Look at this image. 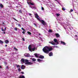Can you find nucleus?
I'll return each mask as SVG.
<instances>
[{"mask_svg":"<svg viewBox=\"0 0 78 78\" xmlns=\"http://www.w3.org/2000/svg\"><path fill=\"white\" fill-rule=\"evenodd\" d=\"M34 16L36 18V19H37V20H39V22H41V23L43 25L45 26L47 25V23H46V22H45L44 20H40V19L38 18L39 17V15H38V14H37V13H35L34 14Z\"/></svg>","mask_w":78,"mask_h":78,"instance_id":"1","label":"nucleus"},{"mask_svg":"<svg viewBox=\"0 0 78 78\" xmlns=\"http://www.w3.org/2000/svg\"><path fill=\"white\" fill-rule=\"evenodd\" d=\"M53 50L52 48H50L49 47L46 46L44 47L43 49V50L44 52L46 54H48L49 53V51H51Z\"/></svg>","mask_w":78,"mask_h":78,"instance_id":"2","label":"nucleus"},{"mask_svg":"<svg viewBox=\"0 0 78 78\" xmlns=\"http://www.w3.org/2000/svg\"><path fill=\"white\" fill-rule=\"evenodd\" d=\"M20 61L21 62H22L23 63H25V64L26 65H32L33 64V62H29V61L27 59H25H25L23 58H21Z\"/></svg>","mask_w":78,"mask_h":78,"instance_id":"3","label":"nucleus"},{"mask_svg":"<svg viewBox=\"0 0 78 78\" xmlns=\"http://www.w3.org/2000/svg\"><path fill=\"white\" fill-rule=\"evenodd\" d=\"M49 43L50 44H52V45H55L56 44H55V43L54 41H49Z\"/></svg>","mask_w":78,"mask_h":78,"instance_id":"4","label":"nucleus"},{"mask_svg":"<svg viewBox=\"0 0 78 78\" xmlns=\"http://www.w3.org/2000/svg\"><path fill=\"white\" fill-rule=\"evenodd\" d=\"M54 42H55V43L57 44H57H59V42H58V41H57V39H54Z\"/></svg>","mask_w":78,"mask_h":78,"instance_id":"5","label":"nucleus"},{"mask_svg":"<svg viewBox=\"0 0 78 78\" xmlns=\"http://www.w3.org/2000/svg\"><path fill=\"white\" fill-rule=\"evenodd\" d=\"M27 3H28V5H29L30 4L31 5H34V2H33L31 3V2H30L29 3V2H27Z\"/></svg>","mask_w":78,"mask_h":78,"instance_id":"6","label":"nucleus"},{"mask_svg":"<svg viewBox=\"0 0 78 78\" xmlns=\"http://www.w3.org/2000/svg\"><path fill=\"white\" fill-rule=\"evenodd\" d=\"M21 69H25V66L24 65H22L21 66Z\"/></svg>","mask_w":78,"mask_h":78,"instance_id":"7","label":"nucleus"},{"mask_svg":"<svg viewBox=\"0 0 78 78\" xmlns=\"http://www.w3.org/2000/svg\"><path fill=\"white\" fill-rule=\"evenodd\" d=\"M60 42H61L60 44H63L64 45H66V44L65 43V42H63L62 41H61Z\"/></svg>","mask_w":78,"mask_h":78,"instance_id":"8","label":"nucleus"},{"mask_svg":"<svg viewBox=\"0 0 78 78\" xmlns=\"http://www.w3.org/2000/svg\"><path fill=\"white\" fill-rule=\"evenodd\" d=\"M29 50L30 51H32V49H31V47L30 45L29 46V47L28 48Z\"/></svg>","mask_w":78,"mask_h":78,"instance_id":"9","label":"nucleus"},{"mask_svg":"<svg viewBox=\"0 0 78 78\" xmlns=\"http://www.w3.org/2000/svg\"><path fill=\"white\" fill-rule=\"evenodd\" d=\"M55 36H56V37H60V35L58 34H56Z\"/></svg>","mask_w":78,"mask_h":78,"instance_id":"10","label":"nucleus"},{"mask_svg":"<svg viewBox=\"0 0 78 78\" xmlns=\"http://www.w3.org/2000/svg\"><path fill=\"white\" fill-rule=\"evenodd\" d=\"M39 58H40L41 59H43V58H44V56L43 55H41L39 56Z\"/></svg>","mask_w":78,"mask_h":78,"instance_id":"11","label":"nucleus"},{"mask_svg":"<svg viewBox=\"0 0 78 78\" xmlns=\"http://www.w3.org/2000/svg\"><path fill=\"white\" fill-rule=\"evenodd\" d=\"M49 56H53V53L52 52L49 53Z\"/></svg>","mask_w":78,"mask_h":78,"instance_id":"12","label":"nucleus"},{"mask_svg":"<svg viewBox=\"0 0 78 78\" xmlns=\"http://www.w3.org/2000/svg\"><path fill=\"white\" fill-rule=\"evenodd\" d=\"M34 55H35V56L36 57V58H38V56L37 54L36 53H35L34 54Z\"/></svg>","mask_w":78,"mask_h":78,"instance_id":"13","label":"nucleus"},{"mask_svg":"<svg viewBox=\"0 0 78 78\" xmlns=\"http://www.w3.org/2000/svg\"><path fill=\"white\" fill-rule=\"evenodd\" d=\"M5 44H8L9 43V41L8 40H6L5 41Z\"/></svg>","mask_w":78,"mask_h":78,"instance_id":"14","label":"nucleus"},{"mask_svg":"<svg viewBox=\"0 0 78 78\" xmlns=\"http://www.w3.org/2000/svg\"><path fill=\"white\" fill-rule=\"evenodd\" d=\"M48 32L49 33H53V30L51 29H49Z\"/></svg>","mask_w":78,"mask_h":78,"instance_id":"15","label":"nucleus"},{"mask_svg":"<svg viewBox=\"0 0 78 78\" xmlns=\"http://www.w3.org/2000/svg\"><path fill=\"white\" fill-rule=\"evenodd\" d=\"M30 54H29V53L26 54V57H30Z\"/></svg>","mask_w":78,"mask_h":78,"instance_id":"16","label":"nucleus"},{"mask_svg":"<svg viewBox=\"0 0 78 78\" xmlns=\"http://www.w3.org/2000/svg\"><path fill=\"white\" fill-rule=\"evenodd\" d=\"M19 78H25L24 76H20Z\"/></svg>","mask_w":78,"mask_h":78,"instance_id":"17","label":"nucleus"},{"mask_svg":"<svg viewBox=\"0 0 78 78\" xmlns=\"http://www.w3.org/2000/svg\"><path fill=\"white\" fill-rule=\"evenodd\" d=\"M27 33H28V34L29 35H31V32H27Z\"/></svg>","mask_w":78,"mask_h":78,"instance_id":"18","label":"nucleus"},{"mask_svg":"<svg viewBox=\"0 0 78 78\" xmlns=\"http://www.w3.org/2000/svg\"><path fill=\"white\" fill-rule=\"evenodd\" d=\"M0 44H3V41L0 40Z\"/></svg>","mask_w":78,"mask_h":78,"instance_id":"19","label":"nucleus"},{"mask_svg":"<svg viewBox=\"0 0 78 78\" xmlns=\"http://www.w3.org/2000/svg\"><path fill=\"white\" fill-rule=\"evenodd\" d=\"M30 8H32V9H33V8H34V9H36V7H35L34 6V7H30Z\"/></svg>","mask_w":78,"mask_h":78,"instance_id":"20","label":"nucleus"},{"mask_svg":"<svg viewBox=\"0 0 78 78\" xmlns=\"http://www.w3.org/2000/svg\"><path fill=\"white\" fill-rule=\"evenodd\" d=\"M36 49V48H33L32 49V51H34L35 50V49Z\"/></svg>","mask_w":78,"mask_h":78,"instance_id":"21","label":"nucleus"},{"mask_svg":"<svg viewBox=\"0 0 78 78\" xmlns=\"http://www.w3.org/2000/svg\"><path fill=\"white\" fill-rule=\"evenodd\" d=\"M13 48L14 50H16V51H18V49H17V48H16V47H15L14 48Z\"/></svg>","mask_w":78,"mask_h":78,"instance_id":"22","label":"nucleus"},{"mask_svg":"<svg viewBox=\"0 0 78 78\" xmlns=\"http://www.w3.org/2000/svg\"><path fill=\"white\" fill-rule=\"evenodd\" d=\"M0 6L1 7V8H3V5L2 4H0Z\"/></svg>","mask_w":78,"mask_h":78,"instance_id":"23","label":"nucleus"},{"mask_svg":"<svg viewBox=\"0 0 78 78\" xmlns=\"http://www.w3.org/2000/svg\"><path fill=\"white\" fill-rule=\"evenodd\" d=\"M21 30H23L24 31H26L24 29H23V27L21 28Z\"/></svg>","mask_w":78,"mask_h":78,"instance_id":"24","label":"nucleus"},{"mask_svg":"<svg viewBox=\"0 0 78 78\" xmlns=\"http://www.w3.org/2000/svg\"><path fill=\"white\" fill-rule=\"evenodd\" d=\"M62 11H65V10H66V9H65V8H64V7H63L62 8Z\"/></svg>","mask_w":78,"mask_h":78,"instance_id":"25","label":"nucleus"},{"mask_svg":"<svg viewBox=\"0 0 78 78\" xmlns=\"http://www.w3.org/2000/svg\"><path fill=\"white\" fill-rule=\"evenodd\" d=\"M32 61H36V60L35 58H33L32 59Z\"/></svg>","mask_w":78,"mask_h":78,"instance_id":"26","label":"nucleus"},{"mask_svg":"<svg viewBox=\"0 0 78 78\" xmlns=\"http://www.w3.org/2000/svg\"><path fill=\"white\" fill-rule=\"evenodd\" d=\"M73 11V9H71L70 10L69 12H72Z\"/></svg>","mask_w":78,"mask_h":78,"instance_id":"27","label":"nucleus"},{"mask_svg":"<svg viewBox=\"0 0 78 78\" xmlns=\"http://www.w3.org/2000/svg\"><path fill=\"white\" fill-rule=\"evenodd\" d=\"M19 12H20V13H21L22 12V11L21 10H20L19 11Z\"/></svg>","mask_w":78,"mask_h":78,"instance_id":"28","label":"nucleus"},{"mask_svg":"<svg viewBox=\"0 0 78 78\" xmlns=\"http://www.w3.org/2000/svg\"><path fill=\"white\" fill-rule=\"evenodd\" d=\"M18 70L19 72H20V71H21V69H20V68H19L18 69Z\"/></svg>","mask_w":78,"mask_h":78,"instance_id":"29","label":"nucleus"},{"mask_svg":"<svg viewBox=\"0 0 78 78\" xmlns=\"http://www.w3.org/2000/svg\"><path fill=\"white\" fill-rule=\"evenodd\" d=\"M13 19H14V20H15L16 21H17V20L16 19H15V18L13 17Z\"/></svg>","mask_w":78,"mask_h":78,"instance_id":"30","label":"nucleus"},{"mask_svg":"<svg viewBox=\"0 0 78 78\" xmlns=\"http://www.w3.org/2000/svg\"><path fill=\"white\" fill-rule=\"evenodd\" d=\"M59 15H60V14H56V16H57V17H58V16H59Z\"/></svg>","mask_w":78,"mask_h":78,"instance_id":"31","label":"nucleus"},{"mask_svg":"<svg viewBox=\"0 0 78 78\" xmlns=\"http://www.w3.org/2000/svg\"><path fill=\"white\" fill-rule=\"evenodd\" d=\"M41 9H42V10L43 11H44V9L43 8V7H41Z\"/></svg>","mask_w":78,"mask_h":78,"instance_id":"32","label":"nucleus"},{"mask_svg":"<svg viewBox=\"0 0 78 78\" xmlns=\"http://www.w3.org/2000/svg\"><path fill=\"white\" fill-rule=\"evenodd\" d=\"M1 30L2 31H5V30H4V29H3V28H1Z\"/></svg>","mask_w":78,"mask_h":78,"instance_id":"33","label":"nucleus"},{"mask_svg":"<svg viewBox=\"0 0 78 78\" xmlns=\"http://www.w3.org/2000/svg\"><path fill=\"white\" fill-rule=\"evenodd\" d=\"M15 30L16 31H17V27H16L15 28Z\"/></svg>","mask_w":78,"mask_h":78,"instance_id":"34","label":"nucleus"},{"mask_svg":"<svg viewBox=\"0 0 78 78\" xmlns=\"http://www.w3.org/2000/svg\"><path fill=\"white\" fill-rule=\"evenodd\" d=\"M37 61H41V60L39 59H38Z\"/></svg>","mask_w":78,"mask_h":78,"instance_id":"35","label":"nucleus"},{"mask_svg":"<svg viewBox=\"0 0 78 78\" xmlns=\"http://www.w3.org/2000/svg\"><path fill=\"white\" fill-rule=\"evenodd\" d=\"M16 67H20V66H19V65H18L16 66Z\"/></svg>","mask_w":78,"mask_h":78,"instance_id":"36","label":"nucleus"},{"mask_svg":"<svg viewBox=\"0 0 78 78\" xmlns=\"http://www.w3.org/2000/svg\"><path fill=\"white\" fill-rule=\"evenodd\" d=\"M20 73H21L22 74H24V73H23V72H22Z\"/></svg>","mask_w":78,"mask_h":78,"instance_id":"37","label":"nucleus"},{"mask_svg":"<svg viewBox=\"0 0 78 78\" xmlns=\"http://www.w3.org/2000/svg\"><path fill=\"white\" fill-rule=\"evenodd\" d=\"M22 39L23 41H25V39L23 38H22Z\"/></svg>","mask_w":78,"mask_h":78,"instance_id":"38","label":"nucleus"},{"mask_svg":"<svg viewBox=\"0 0 78 78\" xmlns=\"http://www.w3.org/2000/svg\"><path fill=\"white\" fill-rule=\"evenodd\" d=\"M4 64H5V65H7V63H6V62H4Z\"/></svg>","mask_w":78,"mask_h":78,"instance_id":"39","label":"nucleus"},{"mask_svg":"<svg viewBox=\"0 0 78 78\" xmlns=\"http://www.w3.org/2000/svg\"><path fill=\"white\" fill-rule=\"evenodd\" d=\"M18 25L19 27H21V26H20V24H18Z\"/></svg>","mask_w":78,"mask_h":78,"instance_id":"40","label":"nucleus"},{"mask_svg":"<svg viewBox=\"0 0 78 78\" xmlns=\"http://www.w3.org/2000/svg\"><path fill=\"white\" fill-rule=\"evenodd\" d=\"M6 68H7V69H9V68H8V66H7L6 67Z\"/></svg>","mask_w":78,"mask_h":78,"instance_id":"41","label":"nucleus"},{"mask_svg":"<svg viewBox=\"0 0 78 78\" xmlns=\"http://www.w3.org/2000/svg\"><path fill=\"white\" fill-rule=\"evenodd\" d=\"M22 33H23V34H25V31H23L22 32Z\"/></svg>","mask_w":78,"mask_h":78,"instance_id":"42","label":"nucleus"},{"mask_svg":"<svg viewBox=\"0 0 78 78\" xmlns=\"http://www.w3.org/2000/svg\"><path fill=\"white\" fill-rule=\"evenodd\" d=\"M34 25H35V26H36V23H34Z\"/></svg>","mask_w":78,"mask_h":78,"instance_id":"43","label":"nucleus"},{"mask_svg":"<svg viewBox=\"0 0 78 78\" xmlns=\"http://www.w3.org/2000/svg\"><path fill=\"white\" fill-rule=\"evenodd\" d=\"M29 16H32V14L31 13H29Z\"/></svg>","mask_w":78,"mask_h":78,"instance_id":"44","label":"nucleus"},{"mask_svg":"<svg viewBox=\"0 0 78 78\" xmlns=\"http://www.w3.org/2000/svg\"><path fill=\"white\" fill-rule=\"evenodd\" d=\"M0 69H1V68H2V67L0 65Z\"/></svg>","mask_w":78,"mask_h":78,"instance_id":"45","label":"nucleus"},{"mask_svg":"<svg viewBox=\"0 0 78 78\" xmlns=\"http://www.w3.org/2000/svg\"><path fill=\"white\" fill-rule=\"evenodd\" d=\"M3 34H5V31H4V32H3Z\"/></svg>","mask_w":78,"mask_h":78,"instance_id":"46","label":"nucleus"},{"mask_svg":"<svg viewBox=\"0 0 78 78\" xmlns=\"http://www.w3.org/2000/svg\"><path fill=\"white\" fill-rule=\"evenodd\" d=\"M6 28H5L4 29V30H5V31H6Z\"/></svg>","mask_w":78,"mask_h":78,"instance_id":"47","label":"nucleus"},{"mask_svg":"<svg viewBox=\"0 0 78 78\" xmlns=\"http://www.w3.org/2000/svg\"><path fill=\"white\" fill-rule=\"evenodd\" d=\"M75 36L76 37H77V35H75Z\"/></svg>","mask_w":78,"mask_h":78,"instance_id":"48","label":"nucleus"},{"mask_svg":"<svg viewBox=\"0 0 78 78\" xmlns=\"http://www.w3.org/2000/svg\"><path fill=\"white\" fill-rule=\"evenodd\" d=\"M5 47H7V45H5Z\"/></svg>","mask_w":78,"mask_h":78,"instance_id":"49","label":"nucleus"},{"mask_svg":"<svg viewBox=\"0 0 78 78\" xmlns=\"http://www.w3.org/2000/svg\"><path fill=\"white\" fill-rule=\"evenodd\" d=\"M4 23H2V24H4Z\"/></svg>","mask_w":78,"mask_h":78,"instance_id":"50","label":"nucleus"},{"mask_svg":"<svg viewBox=\"0 0 78 78\" xmlns=\"http://www.w3.org/2000/svg\"><path fill=\"white\" fill-rule=\"evenodd\" d=\"M55 0V1H57V0Z\"/></svg>","mask_w":78,"mask_h":78,"instance_id":"51","label":"nucleus"},{"mask_svg":"<svg viewBox=\"0 0 78 78\" xmlns=\"http://www.w3.org/2000/svg\"><path fill=\"white\" fill-rule=\"evenodd\" d=\"M0 60H1V59L0 58Z\"/></svg>","mask_w":78,"mask_h":78,"instance_id":"52","label":"nucleus"}]
</instances>
